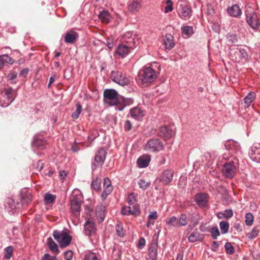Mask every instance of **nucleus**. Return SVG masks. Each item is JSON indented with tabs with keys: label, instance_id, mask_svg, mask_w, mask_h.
I'll return each instance as SVG.
<instances>
[{
	"label": "nucleus",
	"instance_id": "17",
	"mask_svg": "<svg viewBox=\"0 0 260 260\" xmlns=\"http://www.w3.org/2000/svg\"><path fill=\"white\" fill-rule=\"evenodd\" d=\"M195 201L200 207H204L207 205L208 199L206 193H199L195 197Z\"/></svg>",
	"mask_w": 260,
	"mask_h": 260
},
{
	"label": "nucleus",
	"instance_id": "50",
	"mask_svg": "<svg viewBox=\"0 0 260 260\" xmlns=\"http://www.w3.org/2000/svg\"><path fill=\"white\" fill-rule=\"evenodd\" d=\"M224 248L227 253L232 254L235 252L234 248L230 242H226Z\"/></svg>",
	"mask_w": 260,
	"mask_h": 260
},
{
	"label": "nucleus",
	"instance_id": "9",
	"mask_svg": "<svg viewBox=\"0 0 260 260\" xmlns=\"http://www.w3.org/2000/svg\"><path fill=\"white\" fill-rule=\"evenodd\" d=\"M82 202V196L80 193L73 195L71 200V209L75 215H79L81 205Z\"/></svg>",
	"mask_w": 260,
	"mask_h": 260
},
{
	"label": "nucleus",
	"instance_id": "5",
	"mask_svg": "<svg viewBox=\"0 0 260 260\" xmlns=\"http://www.w3.org/2000/svg\"><path fill=\"white\" fill-rule=\"evenodd\" d=\"M136 47V42L134 39L130 38L125 44H119L116 48L115 53L118 56L124 58L126 57Z\"/></svg>",
	"mask_w": 260,
	"mask_h": 260
},
{
	"label": "nucleus",
	"instance_id": "59",
	"mask_svg": "<svg viewBox=\"0 0 260 260\" xmlns=\"http://www.w3.org/2000/svg\"><path fill=\"white\" fill-rule=\"evenodd\" d=\"M17 76V73L16 72H11L7 76L8 80L10 81H12L15 79Z\"/></svg>",
	"mask_w": 260,
	"mask_h": 260
},
{
	"label": "nucleus",
	"instance_id": "42",
	"mask_svg": "<svg viewBox=\"0 0 260 260\" xmlns=\"http://www.w3.org/2000/svg\"><path fill=\"white\" fill-rule=\"evenodd\" d=\"M133 206H131V215L138 216L141 213L140 206L138 204L133 205Z\"/></svg>",
	"mask_w": 260,
	"mask_h": 260
},
{
	"label": "nucleus",
	"instance_id": "29",
	"mask_svg": "<svg viewBox=\"0 0 260 260\" xmlns=\"http://www.w3.org/2000/svg\"><path fill=\"white\" fill-rule=\"evenodd\" d=\"M46 144V142L44 138H38L37 136L34 137L32 143V146L34 147H36L40 149H43L45 148Z\"/></svg>",
	"mask_w": 260,
	"mask_h": 260
},
{
	"label": "nucleus",
	"instance_id": "62",
	"mask_svg": "<svg viewBox=\"0 0 260 260\" xmlns=\"http://www.w3.org/2000/svg\"><path fill=\"white\" fill-rule=\"evenodd\" d=\"M145 245V240L144 238H141L139 240L138 243V247L139 248H142Z\"/></svg>",
	"mask_w": 260,
	"mask_h": 260
},
{
	"label": "nucleus",
	"instance_id": "12",
	"mask_svg": "<svg viewBox=\"0 0 260 260\" xmlns=\"http://www.w3.org/2000/svg\"><path fill=\"white\" fill-rule=\"evenodd\" d=\"M174 171L171 169H166L163 171L159 180L164 185H167L173 180Z\"/></svg>",
	"mask_w": 260,
	"mask_h": 260
},
{
	"label": "nucleus",
	"instance_id": "39",
	"mask_svg": "<svg viewBox=\"0 0 260 260\" xmlns=\"http://www.w3.org/2000/svg\"><path fill=\"white\" fill-rule=\"evenodd\" d=\"M101 179L96 178L94 179L91 183V187L96 191H99L101 189Z\"/></svg>",
	"mask_w": 260,
	"mask_h": 260
},
{
	"label": "nucleus",
	"instance_id": "40",
	"mask_svg": "<svg viewBox=\"0 0 260 260\" xmlns=\"http://www.w3.org/2000/svg\"><path fill=\"white\" fill-rule=\"evenodd\" d=\"M84 260H99V258L95 253L89 251L85 254Z\"/></svg>",
	"mask_w": 260,
	"mask_h": 260
},
{
	"label": "nucleus",
	"instance_id": "1",
	"mask_svg": "<svg viewBox=\"0 0 260 260\" xmlns=\"http://www.w3.org/2000/svg\"><path fill=\"white\" fill-rule=\"evenodd\" d=\"M176 11L178 17L183 20L190 19L193 14V10L190 4L185 0H179L176 4Z\"/></svg>",
	"mask_w": 260,
	"mask_h": 260
},
{
	"label": "nucleus",
	"instance_id": "37",
	"mask_svg": "<svg viewBox=\"0 0 260 260\" xmlns=\"http://www.w3.org/2000/svg\"><path fill=\"white\" fill-rule=\"evenodd\" d=\"M219 227L222 234L227 233L229 230V223L226 221H221L219 222Z\"/></svg>",
	"mask_w": 260,
	"mask_h": 260
},
{
	"label": "nucleus",
	"instance_id": "10",
	"mask_svg": "<svg viewBox=\"0 0 260 260\" xmlns=\"http://www.w3.org/2000/svg\"><path fill=\"white\" fill-rule=\"evenodd\" d=\"M237 162L231 161L225 163L222 168V172L224 175L228 178H233L236 173Z\"/></svg>",
	"mask_w": 260,
	"mask_h": 260
},
{
	"label": "nucleus",
	"instance_id": "8",
	"mask_svg": "<svg viewBox=\"0 0 260 260\" xmlns=\"http://www.w3.org/2000/svg\"><path fill=\"white\" fill-rule=\"evenodd\" d=\"M162 142L157 138H152L147 141L145 149L151 152H157L164 149Z\"/></svg>",
	"mask_w": 260,
	"mask_h": 260
},
{
	"label": "nucleus",
	"instance_id": "25",
	"mask_svg": "<svg viewBox=\"0 0 260 260\" xmlns=\"http://www.w3.org/2000/svg\"><path fill=\"white\" fill-rule=\"evenodd\" d=\"M78 38L77 32L74 31L68 32L64 36V42L67 43H73Z\"/></svg>",
	"mask_w": 260,
	"mask_h": 260
},
{
	"label": "nucleus",
	"instance_id": "45",
	"mask_svg": "<svg viewBox=\"0 0 260 260\" xmlns=\"http://www.w3.org/2000/svg\"><path fill=\"white\" fill-rule=\"evenodd\" d=\"M13 247L9 246L5 249V257L7 259H10L12 256Z\"/></svg>",
	"mask_w": 260,
	"mask_h": 260
},
{
	"label": "nucleus",
	"instance_id": "33",
	"mask_svg": "<svg viewBox=\"0 0 260 260\" xmlns=\"http://www.w3.org/2000/svg\"><path fill=\"white\" fill-rule=\"evenodd\" d=\"M166 224L169 226H172L174 228L180 227L178 222V219L174 216L166 219Z\"/></svg>",
	"mask_w": 260,
	"mask_h": 260
},
{
	"label": "nucleus",
	"instance_id": "55",
	"mask_svg": "<svg viewBox=\"0 0 260 260\" xmlns=\"http://www.w3.org/2000/svg\"><path fill=\"white\" fill-rule=\"evenodd\" d=\"M166 4L167 6L165 7V12L168 13L172 11L173 10L172 1L171 0H166Z\"/></svg>",
	"mask_w": 260,
	"mask_h": 260
},
{
	"label": "nucleus",
	"instance_id": "30",
	"mask_svg": "<svg viewBox=\"0 0 260 260\" xmlns=\"http://www.w3.org/2000/svg\"><path fill=\"white\" fill-rule=\"evenodd\" d=\"M233 215V212L232 209H226L223 212L217 213V216L218 218L229 219Z\"/></svg>",
	"mask_w": 260,
	"mask_h": 260
},
{
	"label": "nucleus",
	"instance_id": "28",
	"mask_svg": "<svg viewBox=\"0 0 260 260\" xmlns=\"http://www.w3.org/2000/svg\"><path fill=\"white\" fill-rule=\"evenodd\" d=\"M164 42L167 49H170L174 47V37L171 34H167L165 36Z\"/></svg>",
	"mask_w": 260,
	"mask_h": 260
},
{
	"label": "nucleus",
	"instance_id": "7",
	"mask_svg": "<svg viewBox=\"0 0 260 260\" xmlns=\"http://www.w3.org/2000/svg\"><path fill=\"white\" fill-rule=\"evenodd\" d=\"M110 78L113 82L122 86L130 84L129 78L120 71H112L110 74Z\"/></svg>",
	"mask_w": 260,
	"mask_h": 260
},
{
	"label": "nucleus",
	"instance_id": "34",
	"mask_svg": "<svg viewBox=\"0 0 260 260\" xmlns=\"http://www.w3.org/2000/svg\"><path fill=\"white\" fill-rule=\"evenodd\" d=\"M182 34L187 37H190L193 34V27L190 26H184L181 28Z\"/></svg>",
	"mask_w": 260,
	"mask_h": 260
},
{
	"label": "nucleus",
	"instance_id": "36",
	"mask_svg": "<svg viewBox=\"0 0 260 260\" xmlns=\"http://www.w3.org/2000/svg\"><path fill=\"white\" fill-rule=\"evenodd\" d=\"M256 97V94L253 92H249L247 95L244 98V102L247 104V107L249 106L250 104L254 100Z\"/></svg>",
	"mask_w": 260,
	"mask_h": 260
},
{
	"label": "nucleus",
	"instance_id": "44",
	"mask_svg": "<svg viewBox=\"0 0 260 260\" xmlns=\"http://www.w3.org/2000/svg\"><path fill=\"white\" fill-rule=\"evenodd\" d=\"M179 226H185L187 224V217L185 214L180 215L179 219H178Z\"/></svg>",
	"mask_w": 260,
	"mask_h": 260
},
{
	"label": "nucleus",
	"instance_id": "32",
	"mask_svg": "<svg viewBox=\"0 0 260 260\" xmlns=\"http://www.w3.org/2000/svg\"><path fill=\"white\" fill-rule=\"evenodd\" d=\"M149 258H156L157 254V245L156 244H152L149 248Z\"/></svg>",
	"mask_w": 260,
	"mask_h": 260
},
{
	"label": "nucleus",
	"instance_id": "64",
	"mask_svg": "<svg viewBox=\"0 0 260 260\" xmlns=\"http://www.w3.org/2000/svg\"><path fill=\"white\" fill-rule=\"evenodd\" d=\"M56 79V76L55 75L51 76L49 78V83L48 84V88L51 87V84L55 81Z\"/></svg>",
	"mask_w": 260,
	"mask_h": 260
},
{
	"label": "nucleus",
	"instance_id": "58",
	"mask_svg": "<svg viewBox=\"0 0 260 260\" xmlns=\"http://www.w3.org/2000/svg\"><path fill=\"white\" fill-rule=\"evenodd\" d=\"M73 252L71 250L66 251L64 253L65 260H72L73 258Z\"/></svg>",
	"mask_w": 260,
	"mask_h": 260
},
{
	"label": "nucleus",
	"instance_id": "61",
	"mask_svg": "<svg viewBox=\"0 0 260 260\" xmlns=\"http://www.w3.org/2000/svg\"><path fill=\"white\" fill-rule=\"evenodd\" d=\"M132 123L129 120H126L124 123V128L125 131H129L132 128Z\"/></svg>",
	"mask_w": 260,
	"mask_h": 260
},
{
	"label": "nucleus",
	"instance_id": "6",
	"mask_svg": "<svg viewBox=\"0 0 260 260\" xmlns=\"http://www.w3.org/2000/svg\"><path fill=\"white\" fill-rule=\"evenodd\" d=\"M53 236L58 242L61 247H66L69 246L72 239V237L66 232L55 230Z\"/></svg>",
	"mask_w": 260,
	"mask_h": 260
},
{
	"label": "nucleus",
	"instance_id": "49",
	"mask_svg": "<svg viewBox=\"0 0 260 260\" xmlns=\"http://www.w3.org/2000/svg\"><path fill=\"white\" fill-rule=\"evenodd\" d=\"M7 204L12 211L16 209L17 206L19 205L18 202H15L14 200L12 198L9 199L8 200Z\"/></svg>",
	"mask_w": 260,
	"mask_h": 260
},
{
	"label": "nucleus",
	"instance_id": "51",
	"mask_svg": "<svg viewBox=\"0 0 260 260\" xmlns=\"http://www.w3.org/2000/svg\"><path fill=\"white\" fill-rule=\"evenodd\" d=\"M226 39L229 43L233 44L238 42V38L236 35L229 34L226 36Z\"/></svg>",
	"mask_w": 260,
	"mask_h": 260
},
{
	"label": "nucleus",
	"instance_id": "4",
	"mask_svg": "<svg viewBox=\"0 0 260 260\" xmlns=\"http://www.w3.org/2000/svg\"><path fill=\"white\" fill-rule=\"evenodd\" d=\"M120 95L113 89H106L104 91V100L105 102L110 106L118 107L120 103Z\"/></svg>",
	"mask_w": 260,
	"mask_h": 260
},
{
	"label": "nucleus",
	"instance_id": "11",
	"mask_svg": "<svg viewBox=\"0 0 260 260\" xmlns=\"http://www.w3.org/2000/svg\"><path fill=\"white\" fill-rule=\"evenodd\" d=\"M246 21L248 24L253 29H258L260 27V21L257 15L254 12L247 15Z\"/></svg>",
	"mask_w": 260,
	"mask_h": 260
},
{
	"label": "nucleus",
	"instance_id": "63",
	"mask_svg": "<svg viewBox=\"0 0 260 260\" xmlns=\"http://www.w3.org/2000/svg\"><path fill=\"white\" fill-rule=\"evenodd\" d=\"M219 246V244L216 241H213L211 245V249L213 251H216Z\"/></svg>",
	"mask_w": 260,
	"mask_h": 260
},
{
	"label": "nucleus",
	"instance_id": "27",
	"mask_svg": "<svg viewBox=\"0 0 260 260\" xmlns=\"http://www.w3.org/2000/svg\"><path fill=\"white\" fill-rule=\"evenodd\" d=\"M105 207L102 204L97 205L95 208V213L100 222H102L105 218Z\"/></svg>",
	"mask_w": 260,
	"mask_h": 260
},
{
	"label": "nucleus",
	"instance_id": "14",
	"mask_svg": "<svg viewBox=\"0 0 260 260\" xmlns=\"http://www.w3.org/2000/svg\"><path fill=\"white\" fill-rule=\"evenodd\" d=\"M104 191L101 194V198L103 201H104L110 194L113 189V186L111 185L110 180L108 178H105L104 180Z\"/></svg>",
	"mask_w": 260,
	"mask_h": 260
},
{
	"label": "nucleus",
	"instance_id": "54",
	"mask_svg": "<svg viewBox=\"0 0 260 260\" xmlns=\"http://www.w3.org/2000/svg\"><path fill=\"white\" fill-rule=\"evenodd\" d=\"M150 185V183L149 182H146L143 179H140L139 182V187L143 190L146 189Z\"/></svg>",
	"mask_w": 260,
	"mask_h": 260
},
{
	"label": "nucleus",
	"instance_id": "35",
	"mask_svg": "<svg viewBox=\"0 0 260 260\" xmlns=\"http://www.w3.org/2000/svg\"><path fill=\"white\" fill-rule=\"evenodd\" d=\"M48 245L50 249L52 252L57 253L59 252L57 245L55 243V242L52 240V239L51 237L48 239Z\"/></svg>",
	"mask_w": 260,
	"mask_h": 260
},
{
	"label": "nucleus",
	"instance_id": "3",
	"mask_svg": "<svg viewBox=\"0 0 260 260\" xmlns=\"http://www.w3.org/2000/svg\"><path fill=\"white\" fill-rule=\"evenodd\" d=\"M16 90L12 87L5 88L0 93V106L3 107H8L15 100Z\"/></svg>",
	"mask_w": 260,
	"mask_h": 260
},
{
	"label": "nucleus",
	"instance_id": "52",
	"mask_svg": "<svg viewBox=\"0 0 260 260\" xmlns=\"http://www.w3.org/2000/svg\"><path fill=\"white\" fill-rule=\"evenodd\" d=\"M236 53L240 55V58L246 60L248 57V54L246 50L244 49H239Z\"/></svg>",
	"mask_w": 260,
	"mask_h": 260
},
{
	"label": "nucleus",
	"instance_id": "56",
	"mask_svg": "<svg viewBox=\"0 0 260 260\" xmlns=\"http://www.w3.org/2000/svg\"><path fill=\"white\" fill-rule=\"evenodd\" d=\"M121 213L123 215H131V205L128 206L123 207L121 210Z\"/></svg>",
	"mask_w": 260,
	"mask_h": 260
},
{
	"label": "nucleus",
	"instance_id": "53",
	"mask_svg": "<svg viewBox=\"0 0 260 260\" xmlns=\"http://www.w3.org/2000/svg\"><path fill=\"white\" fill-rule=\"evenodd\" d=\"M259 231L256 227L253 228L250 233L247 234V236L250 239H253L255 238L257 235Z\"/></svg>",
	"mask_w": 260,
	"mask_h": 260
},
{
	"label": "nucleus",
	"instance_id": "38",
	"mask_svg": "<svg viewBox=\"0 0 260 260\" xmlns=\"http://www.w3.org/2000/svg\"><path fill=\"white\" fill-rule=\"evenodd\" d=\"M140 8V3L138 1H134L128 6V10L131 12H137Z\"/></svg>",
	"mask_w": 260,
	"mask_h": 260
},
{
	"label": "nucleus",
	"instance_id": "21",
	"mask_svg": "<svg viewBox=\"0 0 260 260\" xmlns=\"http://www.w3.org/2000/svg\"><path fill=\"white\" fill-rule=\"evenodd\" d=\"M150 160L151 157L149 155H143L138 158L137 162L140 168H143L149 165Z\"/></svg>",
	"mask_w": 260,
	"mask_h": 260
},
{
	"label": "nucleus",
	"instance_id": "2",
	"mask_svg": "<svg viewBox=\"0 0 260 260\" xmlns=\"http://www.w3.org/2000/svg\"><path fill=\"white\" fill-rule=\"evenodd\" d=\"M138 76L141 84L147 86L153 82L157 77L155 71L151 67L144 68L139 72Z\"/></svg>",
	"mask_w": 260,
	"mask_h": 260
},
{
	"label": "nucleus",
	"instance_id": "13",
	"mask_svg": "<svg viewBox=\"0 0 260 260\" xmlns=\"http://www.w3.org/2000/svg\"><path fill=\"white\" fill-rule=\"evenodd\" d=\"M96 231L95 223L90 219H88L84 224V234L87 236H91L95 234Z\"/></svg>",
	"mask_w": 260,
	"mask_h": 260
},
{
	"label": "nucleus",
	"instance_id": "23",
	"mask_svg": "<svg viewBox=\"0 0 260 260\" xmlns=\"http://www.w3.org/2000/svg\"><path fill=\"white\" fill-rule=\"evenodd\" d=\"M120 103L116 108L119 111H122L126 106L133 103L134 100L132 98L125 99L122 96H120Z\"/></svg>",
	"mask_w": 260,
	"mask_h": 260
},
{
	"label": "nucleus",
	"instance_id": "15",
	"mask_svg": "<svg viewBox=\"0 0 260 260\" xmlns=\"http://www.w3.org/2000/svg\"><path fill=\"white\" fill-rule=\"evenodd\" d=\"M224 146L227 150L231 151L232 152L238 154L241 153V148L239 143L232 140H227Z\"/></svg>",
	"mask_w": 260,
	"mask_h": 260
},
{
	"label": "nucleus",
	"instance_id": "20",
	"mask_svg": "<svg viewBox=\"0 0 260 260\" xmlns=\"http://www.w3.org/2000/svg\"><path fill=\"white\" fill-rule=\"evenodd\" d=\"M129 114L136 120H140L144 116V112L139 107H134L130 110Z\"/></svg>",
	"mask_w": 260,
	"mask_h": 260
},
{
	"label": "nucleus",
	"instance_id": "41",
	"mask_svg": "<svg viewBox=\"0 0 260 260\" xmlns=\"http://www.w3.org/2000/svg\"><path fill=\"white\" fill-rule=\"evenodd\" d=\"M138 194L135 193H131L128 197V203L129 205L132 206L136 205L135 203L137 202Z\"/></svg>",
	"mask_w": 260,
	"mask_h": 260
},
{
	"label": "nucleus",
	"instance_id": "22",
	"mask_svg": "<svg viewBox=\"0 0 260 260\" xmlns=\"http://www.w3.org/2000/svg\"><path fill=\"white\" fill-rule=\"evenodd\" d=\"M229 14L234 17H238L241 15L242 11L238 5H234L227 9Z\"/></svg>",
	"mask_w": 260,
	"mask_h": 260
},
{
	"label": "nucleus",
	"instance_id": "43",
	"mask_svg": "<svg viewBox=\"0 0 260 260\" xmlns=\"http://www.w3.org/2000/svg\"><path fill=\"white\" fill-rule=\"evenodd\" d=\"M56 199V196L47 193L44 197V200L46 204H51L53 203Z\"/></svg>",
	"mask_w": 260,
	"mask_h": 260
},
{
	"label": "nucleus",
	"instance_id": "18",
	"mask_svg": "<svg viewBox=\"0 0 260 260\" xmlns=\"http://www.w3.org/2000/svg\"><path fill=\"white\" fill-rule=\"evenodd\" d=\"M106 152L104 148H100L97 151L94 156V161L100 166H102L106 159Z\"/></svg>",
	"mask_w": 260,
	"mask_h": 260
},
{
	"label": "nucleus",
	"instance_id": "31",
	"mask_svg": "<svg viewBox=\"0 0 260 260\" xmlns=\"http://www.w3.org/2000/svg\"><path fill=\"white\" fill-rule=\"evenodd\" d=\"M98 17L103 23H108L109 22L110 14L107 10H103L100 12Z\"/></svg>",
	"mask_w": 260,
	"mask_h": 260
},
{
	"label": "nucleus",
	"instance_id": "19",
	"mask_svg": "<svg viewBox=\"0 0 260 260\" xmlns=\"http://www.w3.org/2000/svg\"><path fill=\"white\" fill-rule=\"evenodd\" d=\"M249 155L252 160H256L257 155H260V144L254 143L250 147Z\"/></svg>",
	"mask_w": 260,
	"mask_h": 260
},
{
	"label": "nucleus",
	"instance_id": "46",
	"mask_svg": "<svg viewBox=\"0 0 260 260\" xmlns=\"http://www.w3.org/2000/svg\"><path fill=\"white\" fill-rule=\"evenodd\" d=\"M76 107V111L72 114V117L74 119H77L79 117L82 111V106L80 104H77Z\"/></svg>",
	"mask_w": 260,
	"mask_h": 260
},
{
	"label": "nucleus",
	"instance_id": "26",
	"mask_svg": "<svg viewBox=\"0 0 260 260\" xmlns=\"http://www.w3.org/2000/svg\"><path fill=\"white\" fill-rule=\"evenodd\" d=\"M14 62V60L8 54L0 55V69H2L7 64H12Z\"/></svg>",
	"mask_w": 260,
	"mask_h": 260
},
{
	"label": "nucleus",
	"instance_id": "57",
	"mask_svg": "<svg viewBox=\"0 0 260 260\" xmlns=\"http://www.w3.org/2000/svg\"><path fill=\"white\" fill-rule=\"evenodd\" d=\"M116 233L118 236L120 237H123L124 235V232L123 231L122 225L120 224H117L116 226Z\"/></svg>",
	"mask_w": 260,
	"mask_h": 260
},
{
	"label": "nucleus",
	"instance_id": "48",
	"mask_svg": "<svg viewBox=\"0 0 260 260\" xmlns=\"http://www.w3.org/2000/svg\"><path fill=\"white\" fill-rule=\"evenodd\" d=\"M210 233L213 239H216L220 235V232L217 227H212L210 230Z\"/></svg>",
	"mask_w": 260,
	"mask_h": 260
},
{
	"label": "nucleus",
	"instance_id": "60",
	"mask_svg": "<svg viewBox=\"0 0 260 260\" xmlns=\"http://www.w3.org/2000/svg\"><path fill=\"white\" fill-rule=\"evenodd\" d=\"M157 218V214L156 211L150 212L148 216V219L149 220H156Z\"/></svg>",
	"mask_w": 260,
	"mask_h": 260
},
{
	"label": "nucleus",
	"instance_id": "16",
	"mask_svg": "<svg viewBox=\"0 0 260 260\" xmlns=\"http://www.w3.org/2000/svg\"><path fill=\"white\" fill-rule=\"evenodd\" d=\"M159 136L165 139H169L172 138L175 134L174 131L166 126L160 127L158 132Z\"/></svg>",
	"mask_w": 260,
	"mask_h": 260
},
{
	"label": "nucleus",
	"instance_id": "24",
	"mask_svg": "<svg viewBox=\"0 0 260 260\" xmlns=\"http://www.w3.org/2000/svg\"><path fill=\"white\" fill-rule=\"evenodd\" d=\"M204 239V235L201 234L196 229L188 237V241L190 242L202 241Z\"/></svg>",
	"mask_w": 260,
	"mask_h": 260
},
{
	"label": "nucleus",
	"instance_id": "47",
	"mask_svg": "<svg viewBox=\"0 0 260 260\" xmlns=\"http://www.w3.org/2000/svg\"><path fill=\"white\" fill-rule=\"evenodd\" d=\"M253 221V216L251 213H247L245 215V224L248 226L252 224Z\"/></svg>",
	"mask_w": 260,
	"mask_h": 260
}]
</instances>
